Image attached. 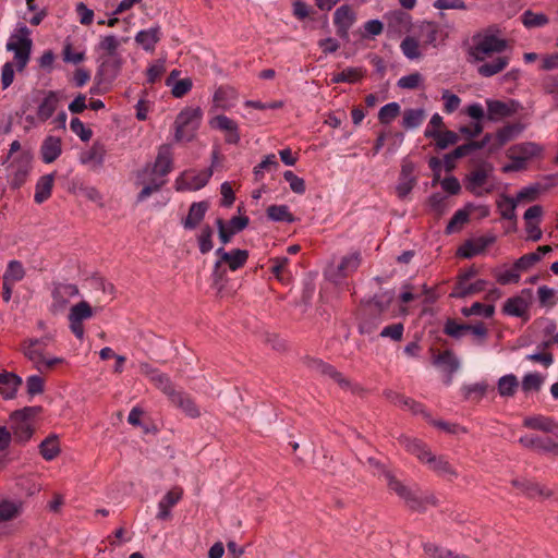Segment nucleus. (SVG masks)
Here are the masks:
<instances>
[{"mask_svg":"<svg viewBox=\"0 0 558 558\" xmlns=\"http://www.w3.org/2000/svg\"><path fill=\"white\" fill-rule=\"evenodd\" d=\"M172 153L169 145H161L154 165H147L137 173L136 184L143 185L137 202H143L153 193L158 192L167 182L165 177L172 170Z\"/></svg>","mask_w":558,"mask_h":558,"instance_id":"nucleus-1","label":"nucleus"},{"mask_svg":"<svg viewBox=\"0 0 558 558\" xmlns=\"http://www.w3.org/2000/svg\"><path fill=\"white\" fill-rule=\"evenodd\" d=\"M384 476L389 490L393 492L403 501L409 511L424 513L428 508L439 506V499L434 493L423 494L418 489H413L398 480L390 471H385Z\"/></svg>","mask_w":558,"mask_h":558,"instance_id":"nucleus-2","label":"nucleus"},{"mask_svg":"<svg viewBox=\"0 0 558 558\" xmlns=\"http://www.w3.org/2000/svg\"><path fill=\"white\" fill-rule=\"evenodd\" d=\"M465 189L477 197L496 190L494 166L487 160L473 161V168L466 174Z\"/></svg>","mask_w":558,"mask_h":558,"instance_id":"nucleus-3","label":"nucleus"},{"mask_svg":"<svg viewBox=\"0 0 558 558\" xmlns=\"http://www.w3.org/2000/svg\"><path fill=\"white\" fill-rule=\"evenodd\" d=\"M304 364L311 371H314L322 376L329 377L335 383L339 385V387L343 390H349L354 395H360L365 391V389L356 384L352 383L348 377H345L341 372H339L333 365L316 357H305Z\"/></svg>","mask_w":558,"mask_h":558,"instance_id":"nucleus-4","label":"nucleus"},{"mask_svg":"<svg viewBox=\"0 0 558 558\" xmlns=\"http://www.w3.org/2000/svg\"><path fill=\"white\" fill-rule=\"evenodd\" d=\"M40 412V408L37 407H25L22 410L14 411L10 418L12 421L13 437L17 442L28 441L33 434L34 427L32 418H34Z\"/></svg>","mask_w":558,"mask_h":558,"instance_id":"nucleus-5","label":"nucleus"},{"mask_svg":"<svg viewBox=\"0 0 558 558\" xmlns=\"http://www.w3.org/2000/svg\"><path fill=\"white\" fill-rule=\"evenodd\" d=\"M46 345L47 344L44 339H25L22 342L23 354L33 362L36 369L40 373L63 362L60 357L46 359L44 354Z\"/></svg>","mask_w":558,"mask_h":558,"instance_id":"nucleus-6","label":"nucleus"},{"mask_svg":"<svg viewBox=\"0 0 558 558\" xmlns=\"http://www.w3.org/2000/svg\"><path fill=\"white\" fill-rule=\"evenodd\" d=\"M203 112L199 107L185 108L182 110L175 119V140L180 141H192L199 126Z\"/></svg>","mask_w":558,"mask_h":558,"instance_id":"nucleus-7","label":"nucleus"},{"mask_svg":"<svg viewBox=\"0 0 558 558\" xmlns=\"http://www.w3.org/2000/svg\"><path fill=\"white\" fill-rule=\"evenodd\" d=\"M507 47V41L499 37H483L474 46L469 47L468 54L470 62H484L492 59L495 53L502 52Z\"/></svg>","mask_w":558,"mask_h":558,"instance_id":"nucleus-8","label":"nucleus"},{"mask_svg":"<svg viewBox=\"0 0 558 558\" xmlns=\"http://www.w3.org/2000/svg\"><path fill=\"white\" fill-rule=\"evenodd\" d=\"M32 154L25 150L8 166V180L12 189H20L26 182L32 169Z\"/></svg>","mask_w":558,"mask_h":558,"instance_id":"nucleus-9","label":"nucleus"},{"mask_svg":"<svg viewBox=\"0 0 558 558\" xmlns=\"http://www.w3.org/2000/svg\"><path fill=\"white\" fill-rule=\"evenodd\" d=\"M387 32L390 35H416L415 26L410 14L403 11H393L385 15Z\"/></svg>","mask_w":558,"mask_h":558,"instance_id":"nucleus-10","label":"nucleus"},{"mask_svg":"<svg viewBox=\"0 0 558 558\" xmlns=\"http://www.w3.org/2000/svg\"><path fill=\"white\" fill-rule=\"evenodd\" d=\"M7 50L14 53V63L17 71L22 72L29 59L33 47L32 39L29 37H13L7 43Z\"/></svg>","mask_w":558,"mask_h":558,"instance_id":"nucleus-11","label":"nucleus"},{"mask_svg":"<svg viewBox=\"0 0 558 558\" xmlns=\"http://www.w3.org/2000/svg\"><path fill=\"white\" fill-rule=\"evenodd\" d=\"M93 316V308L86 301L73 305L69 313L70 329L80 340L84 338L83 322Z\"/></svg>","mask_w":558,"mask_h":558,"instance_id":"nucleus-12","label":"nucleus"},{"mask_svg":"<svg viewBox=\"0 0 558 558\" xmlns=\"http://www.w3.org/2000/svg\"><path fill=\"white\" fill-rule=\"evenodd\" d=\"M248 223L250 219L246 216L232 217L228 222H226L222 218H218L216 220V225L218 228L219 240L222 245L230 243L232 236L244 230Z\"/></svg>","mask_w":558,"mask_h":558,"instance_id":"nucleus-13","label":"nucleus"},{"mask_svg":"<svg viewBox=\"0 0 558 558\" xmlns=\"http://www.w3.org/2000/svg\"><path fill=\"white\" fill-rule=\"evenodd\" d=\"M78 288L72 283H57L51 292L50 311L58 314L64 311L70 300L78 294Z\"/></svg>","mask_w":558,"mask_h":558,"instance_id":"nucleus-14","label":"nucleus"},{"mask_svg":"<svg viewBox=\"0 0 558 558\" xmlns=\"http://www.w3.org/2000/svg\"><path fill=\"white\" fill-rule=\"evenodd\" d=\"M511 485L529 498L544 500L554 495L553 490L545 485L527 478H514Z\"/></svg>","mask_w":558,"mask_h":558,"instance_id":"nucleus-15","label":"nucleus"},{"mask_svg":"<svg viewBox=\"0 0 558 558\" xmlns=\"http://www.w3.org/2000/svg\"><path fill=\"white\" fill-rule=\"evenodd\" d=\"M430 351L433 353L432 363L447 374L446 384H450L453 374L460 367L458 357L451 350H445L437 353L434 349H430Z\"/></svg>","mask_w":558,"mask_h":558,"instance_id":"nucleus-16","label":"nucleus"},{"mask_svg":"<svg viewBox=\"0 0 558 558\" xmlns=\"http://www.w3.org/2000/svg\"><path fill=\"white\" fill-rule=\"evenodd\" d=\"M211 129L225 132V141L228 144L236 145L240 142V132L238 123L227 116L218 114L209 120Z\"/></svg>","mask_w":558,"mask_h":558,"instance_id":"nucleus-17","label":"nucleus"},{"mask_svg":"<svg viewBox=\"0 0 558 558\" xmlns=\"http://www.w3.org/2000/svg\"><path fill=\"white\" fill-rule=\"evenodd\" d=\"M355 21L356 13L348 4L339 7L333 13V24L339 35H347Z\"/></svg>","mask_w":558,"mask_h":558,"instance_id":"nucleus-18","label":"nucleus"},{"mask_svg":"<svg viewBox=\"0 0 558 558\" xmlns=\"http://www.w3.org/2000/svg\"><path fill=\"white\" fill-rule=\"evenodd\" d=\"M430 471L438 476L452 481L458 477V472L445 456L430 454L425 463Z\"/></svg>","mask_w":558,"mask_h":558,"instance_id":"nucleus-19","label":"nucleus"},{"mask_svg":"<svg viewBox=\"0 0 558 558\" xmlns=\"http://www.w3.org/2000/svg\"><path fill=\"white\" fill-rule=\"evenodd\" d=\"M494 242L495 236H480L477 239L468 240L458 248L457 254L463 258H472L483 253Z\"/></svg>","mask_w":558,"mask_h":558,"instance_id":"nucleus-20","label":"nucleus"},{"mask_svg":"<svg viewBox=\"0 0 558 558\" xmlns=\"http://www.w3.org/2000/svg\"><path fill=\"white\" fill-rule=\"evenodd\" d=\"M183 497V488L173 486L159 501L157 519L168 520L171 517V508L174 507Z\"/></svg>","mask_w":558,"mask_h":558,"instance_id":"nucleus-21","label":"nucleus"},{"mask_svg":"<svg viewBox=\"0 0 558 558\" xmlns=\"http://www.w3.org/2000/svg\"><path fill=\"white\" fill-rule=\"evenodd\" d=\"M213 175L211 168L194 171L189 170L182 174L181 181L186 190L196 191L204 187Z\"/></svg>","mask_w":558,"mask_h":558,"instance_id":"nucleus-22","label":"nucleus"},{"mask_svg":"<svg viewBox=\"0 0 558 558\" xmlns=\"http://www.w3.org/2000/svg\"><path fill=\"white\" fill-rule=\"evenodd\" d=\"M169 400L174 407L181 409L189 417L197 418L201 416V410L190 395L183 391H175Z\"/></svg>","mask_w":558,"mask_h":558,"instance_id":"nucleus-23","label":"nucleus"},{"mask_svg":"<svg viewBox=\"0 0 558 558\" xmlns=\"http://www.w3.org/2000/svg\"><path fill=\"white\" fill-rule=\"evenodd\" d=\"M208 208L209 204L205 201L192 203L187 216L182 220L184 229H195L203 221Z\"/></svg>","mask_w":558,"mask_h":558,"instance_id":"nucleus-24","label":"nucleus"},{"mask_svg":"<svg viewBox=\"0 0 558 558\" xmlns=\"http://www.w3.org/2000/svg\"><path fill=\"white\" fill-rule=\"evenodd\" d=\"M399 442L408 452L415 456L424 464L433 453L427 445L418 439H411L407 436H402L399 438Z\"/></svg>","mask_w":558,"mask_h":558,"instance_id":"nucleus-25","label":"nucleus"},{"mask_svg":"<svg viewBox=\"0 0 558 558\" xmlns=\"http://www.w3.org/2000/svg\"><path fill=\"white\" fill-rule=\"evenodd\" d=\"M21 385L22 378L16 374L5 371L0 373V393L4 399H13Z\"/></svg>","mask_w":558,"mask_h":558,"instance_id":"nucleus-26","label":"nucleus"},{"mask_svg":"<svg viewBox=\"0 0 558 558\" xmlns=\"http://www.w3.org/2000/svg\"><path fill=\"white\" fill-rule=\"evenodd\" d=\"M238 94L233 87L220 86L216 89L213 97V108L228 110L233 106V101L236 99Z\"/></svg>","mask_w":558,"mask_h":558,"instance_id":"nucleus-27","label":"nucleus"},{"mask_svg":"<svg viewBox=\"0 0 558 558\" xmlns=\"http://www.w3.org/2000/svg\"><path fill=\"white\" fill-rule=\"evenodd\" d=\"M529 302L522 295H517L513 298H509L502 307V312L507 315L521 317L525 320L529 319L527 316Z\"/></svg>","mask_w":558,"mask_h":558,"instance_id":"nucleus-28","label":"nucleus"},{"mask_svg":"<svg viewBox=\"0 0 558 558\" xmlns=\"http://www.w3.org/2000/svg\"><path fill=\"white\" fill-rule=\"evenodd\" d=\"M43 161L53 162L62 153L61 140L54 136H48L40 147Z\"/></svg>","mask_w":558,"mask_h":558,"instance_id":"nucleus-29","label":"nucleus"},{"mask_svg":"<svg viewBox=\"0 0 558 558\" xmlns=\"http://www.w3.org/2000/svg\"><path fill=\"white\" fill-rule=\"evenodd\" d=\"M60 452L59 437L54 434L46 437L39 445V453L46 461L56 459Z\"/></svg>","mask_w":558,"mask_h":558,"instance_id":"nucleus-30","label":"nucleus"},{"mask_svg":"<svg viewBox=\"0 0 558 558\" xmlns=\"http://www.w3.org/2000/svg\"><path fill=\"white\" fill-rule=\"evenodd\" d=\"M58 102L59 98L57 96V93L49 92L38 106L37 118L43 122L47 121L54 113L58 107Z\"/></svg>","mask_w":558,"mask_h":558,"instance_id":"nucleus-31","label":"nucleus"},{"mask_svg":"<svg viewBox=\"0 0 558 558\" xmlns=\"http://www.w3.org/2000/svg\"><path fill=\"white\" fill-rule=\"evenodd\" d=\"M509 63V57L507 56H497L492 61L484 62L482 65L477 68V72L480 75L484 77H490L499 72H501Z\"/></svg>","mask_w":558,"mask_h":558,"instance_id":"nucleus-32","label":"nucleus"},{"mask_svg":"<svg viewBox=\"0 0 558 558\" xmlns=\"http://www.w3.org/2000/svg\"><path fill=\"white\" fill-rule=\"evenodd\" d=\"M521 131V126L518 124H508L497 131L493 136L495 142L490 146V150H496L504 146L506 143L514 138Z\"/></svg>","mask_w":558,"mask_h":558,"instance_id":"nucleus-33","label":"nucleus"},{"mask_svg":"<svg viewBox=\"0 0 558 558\" xmlns=\"http://www.w3.org/2000/svg\"><path fill=\"white\" fill-rule=\"evenodd\" d=\"M424 136L426 138H433L437 149H446L450 145L457 144L459 141L458 134L449 130L440 131L439 133H434L432 131L424 132Z\"/></svg>","mask_w":558,"mask_h":558,"instance_id":"nucleus-34","label":"nucleus"},{"mask_svg":"<svg viewBox=\"0 0 558 558\" xmlns=\"http://www.w3.org/2000/svg\"><path fill=\"white\" fill-rule=\"evenodd\" d=\"M54 182V174L43 175L37 184L34 199L37 204H41L51 196L52 187Z\"/></svg>","mask_w":558,"mask_h":558,"instance_id":"nucleus-35","label":"nucleus"},{"mask_svg":"<svg viewBox=\"0 0 558 558\" xmlns=\"http://www.w3.org/2000/svg\"><path fill=\"white\" fill-rule=\"evenodd\" d=\"M106 155V148L102 144L96 142L93 146L81 155V162L84 165L93 163L94 166H101Z\"/></svg>","mask_w":558,"mask_h":558,"instance_id":"nucleus-36","label":"nucleus"},{"mask_svg":"<svg viewBox=\"0 0 558 558\" xmlns=\"http://www.w3.org/2000/svg\"><path fill=\"white\" fill-rule=\"evenodd\" d=\"M551 441L550 437H542L537 435H527L519 439V442L529 449H533L537 452L547 453V448Z\"/></svg>","mask_w":558,"mask_h":558,"instance_id":"nucleus-37","label":"nucleus"},{"mask_svg":"<svg viewBox=\"0 0 558 558\" xmlns=\"http://www.w3.org/2000/svg\"><path fill=\"white\" fill-rule=\"evenodd\" d=\"M248 259V252L246 250L234 248L225 254L223 263L228 265L230 270L235 271L242 268Z\"/></svg>","mask_w":558,"mask_h":558,"instance_id":"nucleus-38","label":"nucleus"},{"mask_svg":"<svg viewBox=\"0 0 558 558\" xmlns=\"http://www.w3.org/2000/svg\"><path fill=\"white\" fill-rule=\"evenodd\" d=\"M26 270L20 260H10L2 276V280L14 284L24 279Z\"/></svg>","mask_w":558,"mask_h":558,"instance_id":"nucleus-39","label":"nucleus"},{"mask_svg":"<svg viewBox=\"0 0 558 558\" xmlns=\"http://www.w3.org/2000/svg\"><path fill=\"white\" fill-rule=\"evenodd\" d=\"M524 426L546 433H555L558 428V425L551 418L545 416L525 418Z\"/></svg>","mask_w":558,"mask_h":558,"instance_id":"nucleus-40","label":"nucleus"},{"mask_svg":"<svg viewBox=\"0 0 558 558\" xmlns=\"http://www.w3.org/2000/svg\"><path fill=\"white\" fill-rule=\"evenodd\" d=\"M513 110L504 101H487V118L489 120H499L511 116Z\"/></svg>","mask_w":558,"mask_h":558,"instance_id":"nucleus-41","label":"nucleus"},{"mask_svg":"<svg viewBox=\"0 0 558 558\" xmlns=\"http://www.w3.org/2000/svg\"><path fill=\"white\" fill-rule=\"evenodd\" d=\"M361 265V255L360 253L355 252L350 255H347L342 257L339 266H338V272L342 277H348L349 275L353 274L359 266Z\"/></svg>","mask_w":558,"mask_h":558,"instance_id":"nucleus-42","label":"nucleus"},{"mask_svg":"<svg viewBox=\"0 0 558 558\" xmlns=\"http://www.w3.org/2000/svg\"><path fill=\"white\" fill-rule=\"evenodd\" d=\"M519 387V380L515 375L509 374L499 378L498 392L502 397H512Z\"/></svg>","mask_w":558,"mask_h":558,"instance_id":"nucleus-43","label":"nucleus"},{"mask_svg":"<svg viewBox=\"0 0 558 558\" xmlns=\"http://www.w3.org/2000/svg\"><path fill=\"white\" fill-rule=\"evenodd\" d=\"M267 217L272 221L293 222L294 216L289 211L287 205H271L266 210Z\"/></svg>","mask_w":558,"mask_h":558,"instance_id":"nucleus-44","label":"nucleus"},{"mask_svg":"<svg viewBox=\"0 0 558 558\" xmlns=\"http://www.w3.org/2000/svg\"><path fill=\"white\" fill-rule=\"evenodd\" d=\"M22 504L11 500L0 502V522L10 521L20 515Z\"/></svg>","mask_w":558,"mask_h":558,"instance_id":"nucleus-45","label":"nucleus"},{"mask_svg":"<svg viewBox=\"0 0 558 558\" xmlns=\"http://www.w3.org/2000/svg\"><path fill=\"white\" fill-rule=\"evenodd\" d=\"M424 119L425 111L423 109H407L403 112L402 126L407 130L417 128Z\"/></svg>","mask_w":558,"mask_h":558,"instance_id":"nucleus-46","label":"nucleus"},{"mask_svg":"<svg viewBox=\"0 0 558 558\" xmlns=\"http://www.w3.org/2000/svg\"><path fill=\"white\" fill-rule=\"evenodd\" d=\"M213 235H214V230L211 229V227L209 225H205L202 227L201 232L197 235V244H198L199 252L202 254H207L213 250V247H214Z\"/></svg>","mask_w":558,"mask_h":558,"instance_id":"nucleus-47","label":"nucleus"},{"mask_svg":"<svg viewBox=\"0 0 558 558\" xmlns=\"http://www.w3.org/2000/svg\"><path fill=\"white\" fill-rule=\"evenodd\" d=\"M461 312L465 317L478 315L489 318L495 313V306L492 304H482L480 302H475L470 307H463Z\"/></svg>","mask_w":558,"mask_h":558,"instance_id":"nucleus-48","label":"nucleus"},{"mask_svg":"<svg viewBox=\"0 0 558 558\" xmlns=\"http://www.w3.org/2000/svg\"><path fill=\"white\" fill-rule=\"evenodd\" d=\"M469 324H459L453 318H448L444 326V332L454 339H460L468 332Z\"/></svg>","mask_w":558,"mask_h":558,"instance_id":"nucleus-49","label":"nucleus"},{"mask_svg":"<svg viewBox=\"0 0 558 558\" xmlns=\"http://www.w3.org/2000/svg\"><path fill=\"white\" fill-rule=\"evenodd\" d=\"M151 381L154 385L160 389L169 399L173 396V393L177 391L171 379L167 374L163 373H156V376H153Z\"/></svg>","mask_w":558,"mask_h":558,"instance_id":"nucleus-50","label":"nucleus"},{"mask_svg":"<svg viewBox=\"0 0 558 558\" xmlns=\"http://www.w3.org/2000/svg\"><path fill=\"white\" fill-rule=\"evenodd\" d=\"M544 93L551 96L555 109L558 110V74L547 75L542 83Z\"/></svg>","mask_w":558,"mask_h":558,"instance_id":"nucleus-51","label":"nucleus"},{"mask_svg":"<svg viewBox=\"0 0 558 558\" xmlns=\"http://www.w3.org/2000/svg\"><path fill=\"white\" fill-rule=\"evenodd\" d=\"M400 113V106L397 102H390L380 108L378 120L381 124H389Z\"/></svg>","mask_w":558,"mask_h":558,"instance_id":"nucleus-52","label":"nucleus"},{"mask_svg":"<svg viewBox=\"0 0 558 558\" xmlns=\"http://www.w3.org/2000/svg\"><path fill=\"white\" fill-rule=\"evenodd\" d=\"M108 23H109L110 26H113L116 24L121 25V29L123 32H130V33L133 32L134 35H138V36H142V35H157V33L159 32L158 27H151L149 29H133L130 26V22L129 21H126V20H119L118 17L109 19Z\"/></svg>","mask_w":558,"mask_h":558,"instance_id":"nucleus-53","label":"nucleus"},{"mask_svg":"<svg viewBox=\"0 0 558 558\" xmlns=\"http://www.w3.org/2000/svg\"><path fill=\"white\" fill-rule=\"evenodd\" d=\"M469 221V213L460 209L454 213V215L449 220L447 227H446V233H454L459 231L464 223Z\"/></svg>","mask_w":558,"mask_h":558,"instance_id":"nucleus-54","label":"nucleus"},{"mask_svg":"<svg viewBox=\"0 0 558 558\" xmlns=\"http://www.w3.org/2000/svg\"><path fill=\"white\" fill-rule=\"evenodd\" d=\"M278 167L279 163L276 159V156L274 154L267 155L265 159L254 168L255 180H260L264 175L265 170L271 171L274 169H277Z\"/></svg>","mask_w":558,"mask_h":558,"instance_id":"nucleus-55","label":"nucleus"},{"mask_svg":"<svg viewBox=\"0 0 558 558\" xmlns=\"http://www.w3.org/2000/svg\"><path fill=\"white\" fill-rule=\"evenodd\" d=\"M416 178H404L399 175L398 184L396 186L397 196L400 199H404L416 185Z\"/></svg>","mask_w":558,"mask_h":558,"instance_id":"nucleus-56","label":"nucleus"},{"mask_svg":"<svg viewBox=\"0 0 558 558\" xmlns=\"http://www.w3.org/2000/svg\"><path fill=\"white\" fill-rule=\"evenodd\" d=\"M128 37L119 39L118 37H104L99 44V48L110 57L117 56V50L121 46L122 41L125 43Z\"/></svg>","mask_w":558,"mask_h":558,"instance_id":"nucleus-57","label":"nucleus"},{"mask_svg":"<svg viewBox=\"0 0 558 558\" xmlns=\"http://www.w3.org/2000/svg\"><path fill=\"white\" fill-rule=\"evenodd\" d=\"M401 49L409 59H415L421 56L417 37H404L401 43Z\"/></svg>","mask_w":558,"mask_h":558,"instance_id":"nucleus-58","label":"nucleus"},{"mask_svg":"<svg viewBox=\"0 0 558 558\" xmlns=\"http://www.w3.org/2000/svg\"><path fill=\"white\" fill-rule=\"evenodd\" d=\"M541 260L538 253H527L518 258L514 263V268L520 271H525Z\"/></svg>","mask_w":558,"mask_h":558,"instance_id":"nucleus-59","label":"nucleus"},{"mask_svg":"<svg viewBox=\"0 0 558 558\" xmlns=\"http://www.w3.org/2000/svg\"><path fill=\"white\" fill-rule=\"evenodd\" d=\"M193 86V82L190 77H185L174 82L171 87V94L175 98H182L185 96Z\"/></svg>","mask_w":558,"mask_h":558,"instance_id":"nucleus-60","label":"nucleus"},{"mask_svg":"<svg viewBox=\"0 0 558 558\" xmlns=\"http://www.w3.org/2000/svg\"><path fill=\"white\" fill-rule=\"evenodd\" d=\"M543 384V377L539 374H526L522 380V389L525 392L538 391Z\"/></svg>","mask_w":558,"mask_h":558,"instance_id":"nucleus-61","label":"nucleus"},{"mask_svg":"<svg viewBox=\"0 0 558 558\" xmlns=\"http://www.w3.org/2000/svg\"><path fill=\"white\" fill-rule=\"evenodd\" d=\"M283 178L290 184V189L296 194H303L306 190L305 182L302 178L288 170L283 173Z\"/></svg>","mask_w":558,"mask_h":558,"instance_id":"nucleus-62","label":"nucleus"},{"mask_svg":"<svg viewBox=\"0 0 558 558\" xmlns=\"http://www.w3.org/2000/svg\"><path fill=\"white\" fill-rule=\"evenodd\" d=\"M425 553L433 558H453L454 553L446 547L437 546L435 544H426L424 546Z\"/></svg>","mask_w":558,"mask_h":558,"instance_id":"nucleus-63","label":"nucleus"},{"mask_svg":"<svg viewBox=\"0 0 558 558\" xmlns=\"http://www.w3.org/2000/svg\"><path fill=\"white\" fill-rule=\"evenodd\" d=\"M522 23L527 27H536L547 23V17L544 14L533 13L531 11L524 12L522 15Z\"/></svg>","mask_w":558,"mask_h":558,"instance_id":"nucleus-64","label":"nucleus"}]
</instances>
